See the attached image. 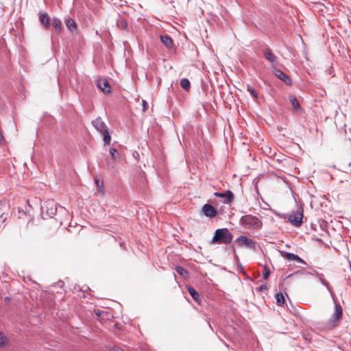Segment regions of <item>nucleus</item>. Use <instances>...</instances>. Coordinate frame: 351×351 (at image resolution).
Masks as SVG:
<instances>
[{
	"label": "nucleus",
	"mask_w": 351,
	"mask_h": 351,
	"mask_svg": "<svg viewBox=\"0 0 351 351\" xmlns=\"http://www.w3.org/2000/svg\"><path fill=\"white\" fill-rule=\"evenodd\" d=\"M233 239L232 233L228 228H219L215 230L212 243L229 244Z\"/></svg>",
	"instance_id": "nucleus-1"
},
{
	"label": "nucleus",
	"mask_w": 351,
	"mask_h": 351,
	"mask_svg": "<svg viewBox=\"0 0 351 351\" xmlns=\"http://www.w3.org/2000/svg\"><path fill=\"white\" fill-rule=\"evenodd\" d=\"M239 223L245 228H252L254 230H259L263 226L261 219L252 215L242 216L239 220Z\"/></svg>",
	"instance_id": "nucleus-2"
},
{
	"label": "nucleus",
	"mask_w": 351,
	"mask_h": 351,
	"mask_svg": "<svg viewBox=\"0 0 351 351\" xmlns=\"http://www.w3.org/2000/svg\"><path fill=\"white\" fill-rule=\"evenodd\" d=\"M93 127L103 135L104 145H109L111 141V137L109 134L108 127L103 121L101 117H97L92 121Z\"/></svg>",
	"instance_id": "nucleus-3"
},
{
	"label": "nucleus",
	"mask_w": 351,
	"mask_h": 351,
	"mask_svg": "<svg viewBox=\"0 0 351 351\" xmlns=\"http://www.w3.org/2000/svg\"><path fill=\"white\" fill-rule=\"evenodd\" d=\"M58 208L57 204L53 201H48L41 206L42 216L43 219L47 217L52 218L56 215Z\"/></svg>",
	"instance_id": "nucleus-4"
},
{
	"label": "nucleus",
	"mask_w": 351,
	"mask_h": 351,
	"mask_svg": "<svg viewBox=\"0 0 351 351\" xmlns=\"http://www.w3.org/2000/svg\"><path fill=\"white\" fill-rule=\"evenodd\" d=\"M303 210L302 209H298L293 211L288 217V221L296 227H300L302 223Z\"/></svg>",
	"instance_id": "nucleus-5"
},
{
	"label": "nucleus",
	"mask_w": 351,
	"mask_h": 351,
	"mask_svg": "<svg viewBox=\"0 0 351 351\" xmlns=\"http://www.w3.org/2000/svg\"><path fill=\"white\" fill-rule=\"evenodd\" d=\"M237 241L239 246H244L252 250H256V243L252 239L246 236H240L237 238Z\"/></svg>",
	"instance_id": "nucleus-6"
},
{
	"label": "nucleus",
	"mask_w": 351,
	"mask_h": 351,
	"mask_svg": "<svg viewBox=\"0 0 351 351\" xmlns=\"http://www.w3.org/2000/svg\"><path fill=\"white\" fill-rule=\"evenodd\" d=\"M214 195L217 197L222 198L223 204H229L234 199V194L230 190H227L224 193L215 192Z\"/></svg>",
	"instance_id": "nucleus-7"
},
{
	"label": "nucleus",
	"mask_w": 351,
	"mask_h": 351,
	"mask_svg": "<svg viewBox=\"0 0 351 351\" xmlns=\"http://www.w3.org/2000/svg\"><path fill=\"white\" fill-rule=\"evenodd\" d=\"M342 317V308L340 304H335V312L332 314L330 321L329 324L331 326L334 327L335 324L334 323L340 319Z\"/></svg>",
	"instance_id": "nucleus-8"
},
{
	"label": "nucleus",
	"mask_w": 351,
	"mask_h": 351,
	"mask_svg": "<svg viewBox=\"0 0 351 351\" xmlns=\"http://www.w3.org/2000/svg\"><path fill=\"white\" fill-rule=\"evenodd\" d=\"M202 211L203 214L207 217H215L218 215L217 209L208 204L203 206Z\"/></svg>",
	"instance_id": "nucleus-9"
},
{
	"label": "nucleus",
	"mask_w": 351,
	"mask_h": 351,
	"mask_svg": "<svg viewBox=\"0 0 351 351\" xmlns=\"http://www.w3.org/2000/svg\"><path fill=\"white\" fill-rule=\"evenodd\" d=\"M274 73L278 78L282 80L287 85L291 84V79L290 77L280 69L275 68L274 69Z\"/></svg>",
	"instance_id": "nucleus-10"
},
{
	"label": "nucleus",
	"mask_w": 351,
	"mask_h": 351,
	"mask_svg": "<svg viewBox=\"0 0 351 351\" xmlns=\"http://www.w3.org/2000/svg\"><path fill=\"white\" fill-rule=\"evenodd\" d=\"M281 255H282V256H283L284 258H285L286 259H287L289 261H295V262L299 263L306 264L304 261H303L297 254H293V253H291V252H281Z\"/></svg>",
	"instance_id": "nucleus-11"
},
{
	"label": "nucleus",
	"mask_w": 351,
	"mask_h": 351,
	"mask_svg": "<svg viewBox=\"0 0 351 351\" xmlns=\"http://www.w3.org/2000/svg\"><path fill=\"white\" fill-rule=\"evenodd\" d=\"M97 86L104 93H110L111 92L110 84L106 79H100L97 80Z\"/></svg>",
	"instance_id": "nucleus-12"
},
{
	"label": "nucleus",
	"mask_w": 351,
	"mask_h": 351,
	"mask_svg": "<svg viewBox=\"0 0 351 351\" xmlns=\"http://www.w3.org/2000/svg\"><path fill=\"white\" fill-rule=\"evenodd\" d=\"M39 21L48 29L50 27V18L47 13L40 12L38 13Z\"/></svg>",
	"instance_id": "nucleus-13"
},
{
	"label": "nucleus",
	"mask_w": 351,
	"mask_h": 351,
	"mask_svg": "<svg viewBox=\"0 0 351 351\" xmlns=\"http://www.w3.org/2000/svg\"><path fill=\"white\" fill-rule=\"evenodd\" d=\"M264 57L271 63H276L277 61V57L272 53L271 49L268 47L263 50Z\"/></svg>",
	"instance_id": "nucleus-14"
},
{
	"label": "nucleus",
	"mask_w": 351,
	"mask_h": 351,
	"mask_svg": "<svg viewBox=\"0 0 351 351\" xmlns=\"http://www.w3.org/2000/svg\"><path fill=\"white\" fill-rule=\"evenodd\" d=\"M161 42L166 46L168 49H171L173 45V42L170 36L165 34L160 36Z\"/></svg>",
	"instance_id": "nucleus-15"
},
{
	"label": "nucleus",
	"mask_w": 351,
	"mask_h": 351,
	"mask_svg": "<svg viewBox=\"0 0 351 351\" xmlns=\"http://www.w3.org/2000/svg\"><path fill=\"white\" fill-rule=\"evenodd\" d=\"M64 22H65V25H66V27L71 32H74L77 31V26L75 21L73 19L68 17V18L65 19Z\"/></svg>",
	"instance_id": "nucleus-16"
},
{
	"label": "nucleus",
	"mask_w": 351,
	"mask_h": 351,
	"mask_svg": "<svg viewBox=\"0 0 351 351\" xmlns=\"http://www.w3.org/2000/svg\"><path fill=\"white\" fill-rule=\"evenodd\" d=\"M116 23L119 29H124L128 32V23L126 19L123 16H119L117 19Z\"/></svg>",
	"instance_id": "nucleus-17"
},
{
	"label": "nucleus",
	"mask_w": 351,
	"mask_h": 351,
	"mask_svg": "<svg viewBox=\"0 0 351 351\" xmlns=\"http://www.w3.org/2000/svg\"><path fill=\"white\" fill-rule=\"evenodd\" d=\"M52 26L56 29L58 33H60L62 30V21L57 17H53L51 23Z\"/></svg>",
	"instance_id": "nucleus-18"
},
{
	"label": "nucleus",
	"mask_w": 351,
	"mask_h": 351,
	"mask_svg": "<svg viewBox=\"0 0 351 351\" xmlns=\"http://www.w3.org/2000/svg\"><path fill=\"white\" fill-rule=\"evenodd\" d=\"M176 272L182 278L186 279L189 278V273L187 270L180 266H176L175 268Z\"/></svg>",
	"instance_id": "nucleus-19"
},
{
	"label": "nucleus",
	"mask_w": 351,
	"mask_h": 351,
	"mask_svg": "<svg viewBox=\"0 0 351 351\" xmlns=\"http://www.w3.org/2000/svg\"><path fill=\"white\" fill-rule=\"evenodd\" d=\"M289 101L291 104L293 109H294L295 110H301V106L299 104V101L295 96H293V95L290 96Z\"/></svg>",
	"instance_id": "nucleus-20"
},
{
	"label": "nucleus",
	"mask_w": 351,
	"mask_h": 351,
	"mask_svg": "<svg viewBox=\"0 0 351 351\" xmlns=\"http://www.w3.org/2000/svg\"><path fill=\"white\" fill-rule=\"evenodd\" d=\"M186 289L189 294L191 295V296L193 298V300H195V301L199 300V294L193 287H192L191 286H188L186 287Z\"/></svg>",
	"instance_id": "nucleus-21"
},
{
	"label": "nucleus",
	"mask_w": 351,
	"mask_h": 351,
	"mask_svg": "<svg viewBox=\"0 0 351 351\" xmlns=\"http://www.w3.org/2000/svg\"><path fill=\"white\" fill-rule=\"evenodd\" d=\"M276 304L278 306H282L285 304V300L282 293H278L276 295Z\"/></svg>",
	"instance_id": "nucleus-22"
},
{
	"label": "nucleus",
	"mask_w": 351,
	"mask_h": 351,
	"mask_svg": "<svg viewBox=\"0 0 351 351\" xmlns=\"http://www.w3.org/2000/svg\"><path fill=\"white\" fill-rule=\"evenodd\" d=\"M180 86L186 90H189L191 87V83L187 78H182L180 80Z\"/></svg>",
	"instance_id": "nucleus-23"
},
{
	"label": "nucleus",
	"mask_w": 351,
	"mask_h": 351,
	"mask_svg": "<svg viewBox=\"0 0 351 351\" xmlns=\"http://www.w3.org/2000/svg\"><path fill=\"white\" fill-rule=\"evenodd\" d=\"M247 90L254 99H256L258 97V94L256 90L254 88H252L250 85L247 86Z\"/></svg>",
	"instance_id": "nucleus-24"
},
{
	"label": "nucleus",
	"mask_w": 351,
	"mask_h": 351,
	"mask_svg": "<svg viewBox=\"0 0 351 351\" xmlns=\"http://www.w3.org/2000/svg\"><path fill=\"white\" fill-rule=\"evenodd\" d=\"M317 275L322 285H324L329 291H330L329 283L324 278V275L322 274H318Z\"/></svg>",
	"instance_id": "nucleus-25"
},
{
	"label": "nucleus",
	"mask_w": 351,
	"mask_h": 351,
	"mask_svg": "<svg viewBox=\"0 0 351 351\" xmlns=\"http://www.w3.org/2000/svg\"><path fill=\"white\" fill-rule=\"evenodd\" d=\"M269 274H270V270H269V267H267V265H265L264 266V269H263V279H265V280L267 279L269 277Z\"/></svg>",
	"instance_id": "nucleus-26"
},
{
	"label": "nucleus",
	"mask_w": 351,
	"mask_h": 351,
	"mask_svg": "<svg viewBox=\"0 0 351 351\" xmlns=\"http://www.w3.org/2000/svg\"><path fill=\"white\" fill-rule=\"evenodd\" d=\"M109 152H110V154L112 158L114 160L117 159V158L118 156L117 150L115 148L111 147V148H110Z\"/></svg>",
	"instance_id": "nucleus-27"
},
{
	"label": "nucleus",
	"mask_w": 351,
	"mask_h": 351,
	"mask_svg": "<svg viewBox=\"0 0 351 351\" xmlns=\"http://www.w3.org/2000/svg\"><path fill=\"white\" fill-rule=\"evenodd\" d=\"M95 182L99 189H100V187H103V181H101L99 178H95Z\"/></svg>",
	"instance_id": "nucleus-28"
},
{
	"label": "nucleus",
	"mask_w": 351,
	"mask_h": 351,
	"mask_svg": "<svg viewBox=\"0 0 351 351\" xmlns=\"http://www.w3.org/2000/svg\"><path fill=\"white\" fill-rule=\"evenodd\" d=\"M267 289L266 285H261L259 288V290H263V289Z\"/></svg>",
	"instance_id": "nucleus-29"
},
{
	"label": "nucleus",
	"mask_w": 351,
	"mask_h": 351,
	"mask_svg": "<svg viewBox=\"0 0 351 351\" xmlns=\"http://www.w3.org/2000/svg\"><path fill=\"white\" fill-rule=\"evenodd\" d=\"M5 301L9 302L10 299V298L6 297V298H5Z\"/></svg>",
	"instance_id": "nucleus-30"
},
{
	"label": "nucleus",
	"mask_w": 351,
	"mask_h": 351,
	"mask_svg": "<svg viewBox=\"0 0 351 351\" xmlns=\"http://www.w3.org/2000/svg\"><path fill=\"white\" fill-rule=\"evenodd\" d=\"M145 101L143 100V105H145Z\"/></svg>",
	"instance_id": "nucleus-31"
},
{
	"label": "nucleus",
	"mask_w": 351,
	"mask_h": 351,
	"mask_svg": "<svg viewBox=\"0 0 351 351\" xmlns=\"http://www.w3.org/2000/svg\"><path fill=\"white\" fill-rule=\"evenodd\" d=\"M58 283L61 284V285L63 284V282L62 281H60Z\"/></svg>",
	"instance_id": "nucleus-32"
},
{
	"label": "nucleus",
	"mask_w": 351,
	"mask_h": 351,
	"mask_svg": "<svg viewBox=\"0 0 351 351\" xmlns=\"http://www.w3.org/2000/svg\"><path fill=\"white\" fill-rule=\"evenodd\" d=\"M120 351H124L123 349H120Z\"/></svg>",
	"instance_id": "nucleus-33"
}]
</instances>
